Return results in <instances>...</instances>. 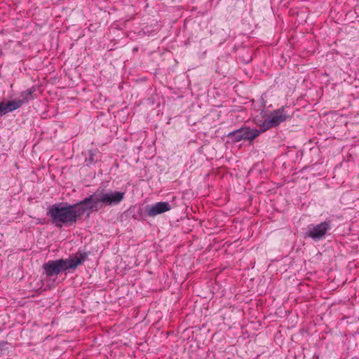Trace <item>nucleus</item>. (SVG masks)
<instances>
[{
	"label": "nucleus",
	"instance_id": "nucleus-1",
	"mask_svg": "<svg viewBox=\"0 0 359 359\" xmlns=\"http://www.w3.org/2000/svg\"><path fill=\"white\" fill-rule=\"evenodd\" d=\"M87 211L86 204L82 200L74 205L65 202L51 205L48 208L46 215L50 218L53 224L62 227L73 225Z\"/></svg>",
	"mask_w": 359,
	"mask_h": 359
},
{
	"label": "nucleus",
	"instance_id": "nucleus-2",
	"mask_svg": "<svg viewBox=\"0 0 359 359\" xmlns=\"http://www.w3.org/2000/svg\"><path fill=\"white\" fill-rule=\"evenodd\" d=\"M88 255L89 252L79 250L73 257L49 260L43 264L42 268L47 277L57 276L62 271L75 270L87 260Z\"/></svg>",
	"mask_w": 359,
	"mask_h": 359
},
{
	"label": "nucleus",
	"instance_id": "nucleus-3",
	"mask_svg": "<svg viewBox=\"0 0 359 359\" xmlns=\"http://www.w3.org/2000/svg\"><path fill=\"white\" fill-rule=\"evenodd\" d=\"M125 192L111 190H97L93 194L85 198L83 203L86 204L88 211L92 212L104 206L119 204L124 198Z\"/></svg>",
	"mask_w": 359,
	"mask_h": 359
},
{
	"label": "nucleus",
	"instance_id": "nucleus-4",
	"mask_svg": "<svg viewBox=\"0 0 359 359\" xmlns=\"http://www.w3.org/2000/svg\"><path fill=\"white\" fill-rule=\"evenodd\" d=\"M287 107L283 106L279 109L272 111L269 116H268L259 124V128L262 133L269 130L272 128H276L280 125L282 123L290 119L291 116L287 111Z\"/></svg>",
	"mask_w": 359,
	"mask_h": 359
},
{
	"label": "nucleus",
	"instance_id": "nucleus-5",
	"mask_svg": "<svg viewBox=\"0 0 359 359\" xmlns=\"http://www.w3.org/2000/svg\"><path fill=\"white\" fill-rule=\"evenodd\" d=\"M332 229V221L326 219L317 224H310L304 234V238H311L314 241L324 239Z\"/></svg>",
	"mask_w": 359,
	"mask_h": 359
},
{
	"label": "nucleus",
	"instance_id": "nucleus-6",
	"mask_svg": "<svg viewBox=\"0 0 359 359\" xmlns=\"http://www.w3.org/2000/svg\"><path fill=\"white\" fill-rule=\"evenodd\" d=\"M262 133L261 129H251L250 127H241L238 130L231 131L227 134V137L232 139L233 142L240 141H252Z\"/></svg>",
	"mask_w": 359,
	"mask_h": 359
},
{
	"label": "nucleus",
	"instance_id": "nucleus-7",
	"mask_svg": "<svg viewBox=\"0 0 359 359\" xmlns=\"http://www.w3.org/2000/svg\"><path fill=\"white\" fill-rule=\"evenodd\" d=\"M170 205L168 202H158L150 206H147L146 212L149 217H154L170 210Z\"/></svg>",
	"mask_w": 359,
	"mask_h": 359
},
{
	"label": "nucleus",
	"instance_id": "nucleus-8",
	"mask_svg": "<svg viewBox=\"0 0 359 359\" xmlns=\"http://www.w3.org/2000/svg\"><path fill=\"white\" fill-rule=\"evenodd\" d=\"M36 90V88L35 86H32L21 93V99L20 100L22 102V104L28 103L29 100H34L36 97L34 95Z\"/></svg>",
	"mask_w": 359,
	"mask_h": 359
},
{
	"label": "nucleus",
	"instance_id": "nucleus-9",
	"mask_svg": "<svg viewBox=\"0 0 359 359\" xmlns=\"http://www.w3.org/2000/svg\"><path fill=\"white\" fill-rule=\"evenodd\" d=\"M9 104V107L11 109V111H13L21 107L23 104L22 102L20 100V99H15L11 101L8 102Z\"/></svg>",
	"mask_w": 359,
	"mask_h": 359
},
{
	"label": "nucleus",
	"instance_id": "nucleus-10",
	"mask_svg": "<svg viewBox=\"0 0 359 359\" xmlns=\"http://www.w3.org/2000/svg\"><path fill=\"white\" fill-rule=\"evenodd\" d=\"M8 106L9 104L8 102H1L0 103V116H3L8 114V112H11V109Z\"/></svg>",
	"mask_w": 359,
	"mask_h": 359
},
{
	"label": "nucleus",
	"instance_id": "nucleus-11",
	"mask_svg": "<svg viewBox=\"0 0 359 359\" xmlns=\"http://www.w3.org/2000/svg\"><path fill=\"white\" fill-rule=\"evenodd\" d=\"M89 156L88 158H86V161L88 162V165L89 164H93L95 163L96 160L94 158V156L95 154V151L93 150L88 151Z\"/></svg>",
	"mask_w": 359,
	"mask_h": 359
},
{
	"label": "nucleus",
	"instance_id": "nucleus-12",
	"mask_svg": "<svg viewBox=\"0 0 359 359\" xmlns=\"http://www.w3.org/2000/svg\"><path fill=\"white\" fill-rule=\"evenodd\" d=\"M181 221H182L183 222H185V219H181Z\"/></svg>",
	"mask_w": 359,
	"mask_h": 359
}]
</instances>
